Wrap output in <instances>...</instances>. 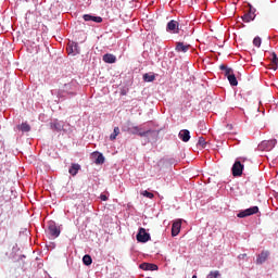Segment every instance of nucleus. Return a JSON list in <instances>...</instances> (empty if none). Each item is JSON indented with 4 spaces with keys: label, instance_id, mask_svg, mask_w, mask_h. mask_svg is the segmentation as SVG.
Returning <instances> with one entry per match:
<instances>
[{
    "label": "nucleus",
    "instance_id": "nucleus-1",
    "mask_svg": "<svg viewBox=\"0 0 278 278\" xmlns=\"http://www.w3.org/2000/svg\"><path fill=\"white\" fill-rule=\"evenodd\" d=\"M125 131H128V134H132V136H140V138H147V136L155 134V131L151 129L142 131V128H140L139 126L127 128L125 129Z\"/></svg>",
    "mask_w": 278,
    "mask_h": 278
},
{
    "label": "nucleus",
    "instance_id": "nucleus-2",
    "mask_svg": "<svg viewBox=\"0 0 278 278\" xmlns=\"http://www.w3.org/2000/svg\"><path fill=\"white\" fill-rule=\"evenodd\" d=\"M275 144H277L276 139L264 140L258 144V151H273V149H275Z\"/></svg>",
    "mask_w": 278,
    "mask_h": 278
},
{
    "label": "nucleus",
    "instance_id": "nucleus-3",
    "mask_svg": "<svg viewBox=\"0 0 278 278\" xmlns=\"http://www.w3.org/2000/svg\"><path fill=\"white\" fill-rule=\"evenodd\" d=\"M48 233H49V236H51V238H59L60 233H62V231L60 230V228L55 224V222H50L48 224Z\"/></svg>",
    "mask_w": 278,
    "mask_h": 278
},
{
    "label": "nucleus",
    "instance_id": "nucleus-4",
    "mask_svg": "<svg viewBox=\"0 0 278 278\" xmlns=\"http://www.w3.org/2000/svg\"><path fill=\"white\" fill-rule=\"evenodd\" d=\"M260 212V207L252 206L250 208H247L244 211H240L237 216L238 218H247V216H253V214H257Z\"/></svg>",
    "mask_w": 278,
    "mask_h": 278
},
{
    "label": "nucleus",
    "instance_id": "nucleus-5",
    "mask_svg": "<svg viewBox=\"0 0 278 278\" xmlns=\"http://www.w3.org/2000/svg\"><path fill=\"white\" fill-rule=\"evenodd\" d=\"M151 240V235L147 232V229L144 228H139V231L137 233V241L138 242H149Z\"/></svg>",
    "mask_w": 278,
    "mask_h": 278
},
{
    "label": "nucleus",
    "instance_id": "nucleus-6",
    "mask_svg": "<svg viewBox=\"0 0 278 278\" xmlns=\"http://www.w3.org/2000/svg\"><path fill=\"white\" fill-rule=\"evenodd\" d=\"M242 170H244V165L240 161H236L232 165L233 177H242Z\"/></svg>",
    "mask_w": 278,
    "mask_h": 278
},
{
    "label": "nucleus",
    "instance_id": "nucleus-7",
    "mask_svg": "<svg viewBox=\"0 0 278 278\" xmlns=\"http://www.w3.org/2000/svg\"><path fill=\"white\" fill-rule=\"evenodd\" d=\"M167 31H170L172 34H179V22L172 20L167 23L166 27Z\"/></svg>",
    "mask_w": 278,
    "mask_h": 278
},
{
    "label": "nucleus",
    "instance_id": "nucleus-8",
    "mask_svg": "<svg viewBox=\"0 0 278 278\" xmlns=\"http://www.w3.org/2000/svg\"><path fill=\"white\" fill-rule=\"evenodd\" d=\"M242 21L244 23H251V21H255V9H253V7H250L249 12L242 16Z\"/></svg>",
    "mask_w": 278,
    "mask_h": 278
},
{
    "label": "nucleus",
    "instance_id": "nucleus-9",
    "mask_svg": "<svg viewBox=\"0 0 278 278\" xmlns=\"http://www.w3.org/2000/svg\"><path fill=\"white\" fill-rule=\"evenodd\" d=\"M73 90H75V83H68L63 86V89L60 90L59 94H64V92L67 94H75Z\"/></svg>",
    "mask_w": 278,
    "mask_h": 278
},
{
    "label": "nucleus",
    "instance_id": "nucleus-10",
    "mask_svg": "<svg viewBox=\"0 0 278 278\" xmlns=\"http://www.w3.org/2000/svg\"><path fill=\"white\" fill-rule=\"evenodd\" d=\"M181 231V219H178L173 223L172 225V236L175 238V236H179V232Z\"/></svg>",
    "mask_w": 278,
    "mask_h": 278
},
{
    "label": "nucleus",
    "instance_id": "nucleus-11",
    "mask_svg": "<svg viewBox=\"0 0 278 278\" xmlns=\"http://www.w3.org/2000/svg\"><path fill=\"white\" fill-rule=\"evenodd\" d=\"M175 49L177 53H188V51H190V45H184V42H177Z\"/></svg>",
    "mask_w": 278,
    "mask_h": 278
},
{
    "label": "nucleus",
    "instance_id": "nucleus-12",
    "mask_svg": "<svg viewBox=\"0 0 278 278\" xmlns=\"http://www.w3.org/2000/svg\"><path fill=\"white\" fill-rule=\"evenodd\" d=\"M178 138L182 140V142H189L190 141V130L182 129L178 134Z\"/></svg>",
    "mask_w": 278,
    "mask_h": 278
},
{
    "label": "nucleus",
    "instance_id": "nucleus-13",
    "mask_svg": "<svg viewBox=\"0 0 278 278\" xmlns=\"http://www.w3.org/2000/svg\"><path fill=\"white\" fill-rule=\"evenodd\" d=\"M139 268H141V270H157L159 267L156 264L153 263H141L139 265Z\"/></svg>",
    "mask_w": 278,
    "mask_h": 278
},
{
    "label": "nucleus",
    "instance_id": "nucleus-14",
    "mask_svg": "<svg viewBox=\"0 0 278 278\" xmlns=\"http://www.w3.org/2000/svg\"><path fill=\"white\" fill-rule=\"evenodd\" d=\"M84 21H92L93 23H103V17L101 16H94V15H90V14H85L83 16Z\"/></svg>",
    "mask_w": 278,
    "mask_h": 278
},
{
    "label": "nucleus",
    "instance_id": "nucleus-15",
    "mask_svg": "<svg viewBox=\"0 0 278 278\" xmlns=\"http://www.w3.org/2000/svg\"><path fill=\"white\" fill-rule=\"evenodd\" d=\"M102 60H103V62H105V64H115L116 55H114L112 53H106L103 55Z\"/></svg>",
    "mask_w": 278,
    "mask_h": 278
},
{
    "label": "nucleus",
    "instance_id": "nucleus-16",
    "mask_svg": "<svg viewBox=\"0 0 278 278\" xmlns=\"http://www.w3.org/2000/svg\"><path fill=\"white\" fill-rule=\"evenodd\" d=\"M269 255H270V253L268 251L261 252V254H258V256L256 258V264H264V262H266V260H268Z\"/></svg>",
    "mask_w": 278,
    "mask_h": 278
},
{
    "label": "nucleus",
    "instance_id": "nucleus-17",
    "mask_svg": "<svg viewBox=\"0 0 278 278\" xmlns=\"http://www.w3.org/2000/svg\"><path fill=\"white\" fill-rule=\"evenodd\" d=\"M79 170H81V165H79L77 163H73L68 169V173H70V175H72V177H75V175H77V173H79Z\"/></svg>",
    "mask_w": 278,
    "mask_h": 278
},
{
    "label": "nucleus",
    "instance_id": "nucleus-18",
    "mask_svg": "<svg viewBox=\"0 0 278 278\" xmlns=\"http://www.w3.org/2000/svg\"><path fill=\"white\" fill-rule=\"evenodd\" d=\"M67 51H68V54L73 53L75 55L79 53V46L75 42L68 43Z\"/></svg>",
    "mask_w": 278,
    "mask_h": 278
},
{
    "label": "nucleus",
    "instance_id": "nucleus-19",
    "mask_svg": "<svg viewBox=\"0 0 278 278\" xmlns=\"http://www.w3.org/2000/svg\"><path fill=\"white\" fill-rule=\"evenodd\" d=\"M219 70L220 71H224V75L225 77H229V75H232L233 74V70L231 67H227L226 65H219Z\"/></svg>",
    "mask_w": 278,
    "mask_h": 278
},
{
    "label": "nucleus",
    "instance_id": "nucleus-20",
    "mask_svg": "<svg viewBox=\"0 0 278 278\" xmlns=\"http://www.w3.org/2000/svg\"><path fill=\"white\" fill-rule=\"evenodd\" d=\"M16 127L20 131H24V132L31 131V126H29V124H27V123H22L21 125H17Z\"/></svg>",
    "mask_w": 278,
    "mask_h": 278
},
{
    "label": "nucleus",
    "instance_id": "nucleus-21",
    "mask_svg": "<svg viewBox=\"0 0 278 278\" xmlns=\"http://www.w3.org/2000/svg\"><path fill=\"white\" fill-rule=\"evenodd\" d=\"M227 79L230 86H238V78H236V74L232 73V75H229Z\"/></svg>",
    "mask_w": 278,
    "mask_h": 278
},
{
    "label": "nucleus",
    "instance_id": "nucleus-22",
    "mask_svg": "<svg viewBox=\"0 0 278 278\" xmlns=\"http://www.w3.org/2000/svg\"><path fill=\"white\" fill-rule=\"evenodd\" d=\"M83 264H85V266H90V264H92V256L86 254V255L83 257Z\"/></svg>",
    "mask_w": 278,
    "mask_h": 278
},
{
    "label": "nucleus",
    "instance_id": "nucleus-23",
    "mask_svg": "<svg viewBox=\"0 0 278 278\" xmlns=\"http://www.w3.org/2000/svg\"><path fill=\"white\" fill-rule=\"evenodd\" d=\"M118 134H121V128L115 127L113 130V134H111L110 136V140H116V137L118 136Z\"/></svg>",
    "mask_w": 278,
    "mask_h": 278
},
{
    "label": "nucleus",
    "instance_id": "nucleus-24",
    "mask_svg": "<svg viewBox=\"0 0 278 278\" xmlns=\"http://www.w3.org/2000/svg\"><path fill=\"white\" fill-rule=\"evenodd\" d=\"M273 71H277L278 68V58H277V54L274 53V56H273V64H271V67Z\"/></svg>",
    "mask_w": 278,
    "mask_h": 278
},
{
    "label": "nucleus",
    "instance_id": "nucleus-25",
    "mask_svg": "<svg viewBox=\"0 0 278 278\" xmlns=\"http://www.w3.org/2000/svg\"><path fill=\"white\" fill-rule=\"evenodd\" d=\"M143 81H148V83L155 81V75L144 74Z\"/></svg>",
    "mask_w": 278,
    "mask_h": 278
},
{
    "label": "nucleus",
    "instance_id": "nucleus-26",
    "mask_svg": "<svg viewBox=\"0 0 278 278\" xmlns=\"http://www.w3.org/2000/svg\"><path fill=\"white\" fill-rule=\"evenodd\" d=\"M198 146L201 147L202 149H205V147H207V142H205V138L200 137L198 140Z\"/></svg>",
    "mask_w": 278,
    "mask_h": 278
},
{
    "label": "nucleus",
    "instance_id": "nucleus-27",
    "mask_svg": "<svg viewBox=\"0 0 278 278\" xmlns=\"http://www.w3.org/2000/svg\"><path fill=\"white\" fill-rule=\"evenodd\" d=\"M218 277H220V271L214 270V271H210L206 278H218Z\"/></svg>",
    "mask_w": 278,
    "mask_h": 278
},
{
    "label": "nucleus",
    "instance_id": "nucleus-28",
    "mask_svg": "<svg viewBox=\"0 0 278 278\" xmlns=\"http://www.w3.org/2000/svg\"><path fill=\"white\" fill-rule=\"evenodd\" d=\"M253 45H254V47H257V48L262 47V38L255 37L253 39Z\"/></svg>",
    "mask_w": 278,
    "mask_h": 278
},
{
    "label": "nucleus",
    "instance_id": "nucleus-29",
    "mask_svg": "<svg viewBox=\"0 0 278 278\" xmlns=\"http://www.w3.org/2000/svg\"><path fill=\"white\" fill-rule=\"evenodd\" d=\"M105 162V157L103 154H99L98 157L96 159V164H103Z\"/></svg>",
    "mask_w": 278,
    "mask_h": 278
},
{
    "label": "nucleus",
    "instance_id": "nucleus-30",
    "mask_svg": "<svg viewBox=\"0 0 278 278\" xmlns=\"http://www.w3.org/2000/svg\"><path fill=\"white\" fill-rule=\"evenodd\" d=\"M142 197H147V199H153L155 197V194L144 190L141 192Z\"/></svg>",
    "mask_w": 278,
    "mask_h": 278
},
{
    "label": "nucleus",
    "instance_id": "nucleus-31",
    "mask_svg": "<svg viewBox=\"0 0 278 278\" xmlns=\"http://www.w3.org/2000/svg\"><path fill=\"white\" fill-rule=\"evenodd\" d=\"M100 199H101V201H108V195L101 194V195H100Z\"/></svg>",
    "mask_w": 278,
    "mask_h": 278
},
{
    "label": "nucleus",
    "instance_id": "nucleus-32",
    "mask_svg": "<svg viewBox=\"0 0 278 278\" xmlns=\"http://www.w3.org/2000/svg\"><path fill=\"white\" fill-rule=\"evenodd\" d=\"M239 257H247V254H241Z\"/></svg>",
    "mask_w": 278,
    "mask_h": 278
},
{
    "label": "nucleus",
    "instance_id": "nucleus-33",
    "mask_svg": "<svg viewBox=\"0 0 278 278\" xmlns=\"http://www.w3.org/2000/svg\"><path fill=\"white\" fill-rule=\"evenodd\" d=\"M192 278H197V275H193Z\"/></svg>",
    "mask_w": 278,
    "mask_h": 278
}]
</instances>
